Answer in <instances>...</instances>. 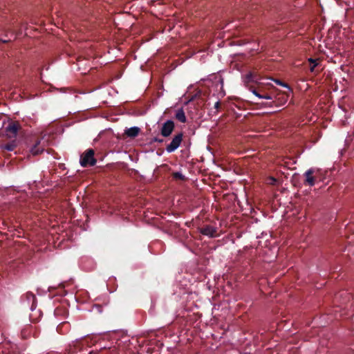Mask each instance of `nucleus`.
<instances>
[{"instance_id":"b1692460","label":"nucleus","mask_w":354,"mask_h":354,"mask_svg":"<svg viewBox=\"0 0 354 354\" xmlns=\"http://www.w3.org/2000/svg\"><path fill=\"white\" fill-rule=\"evenodd\" d=\"M220 106V102H216L214 104V107L216 109H218V107Z\"/></svg>"},{"instance_id":"39448f33","label":"nucleus","mask_w":354,"mask_h":354,"mask_svg":"<svg viewBox=\"0 0 354 354\" xmlns=\"http://www.w3.org/2000/svg\"><path fill=\"white\" fill-rule=\"evenodd\" d=\"M17 147V139L14 138H7L3 139L0 142V149L5 151H12Z\"/></svg>"},{"instance_id":"9b49d317","label":"nucleus","mask_w":354,"mask_h":354,"mask_svg":"<svg viewBox=\"0 0 354 354\" xmlns=\"http://www.w3.org/2000/svg\"><path fill=\"white\" fill-rule=\"evenodd\" d=\"M26 299L28 304H30V309L31 310H33L36 308V297L35 295L32 293L31 292H28L26 294Z\"/></svg>"},{"instance_id":"393cba45","label":"nucleus","mask_w":354,"mask_h":354,"mask_svg":"<svg viewBox=\"0 0 354 354\" xmlns=\"http://www.w3.org/2000/svg\"><path fill=\"white\" fill-rule=\"evenodd\" d=\"M272 182H276V179L274 178H271Z\"/></svg>"},{"instance_id":"6ab92c4d","label":"nucleus","mask_w":354,"mask_h":354,"mask_svg":"<svg viewBox=\"0 0 354 354\" xmlns=\"http://www.w3.org/2000/svg\"><path fill=\"white\" fill-rule=\"evenodd\" d=\"M94 151L90 149V167L93 166L96 163V160L94 158Z\"/></svg>"},{"instance_id":"423d86ee","label":"nucleus","mask_w":354,"mask_h":354,"mask_svg":"<svg viewBox=\"0 0 354 354\" xmlns=\"http://www.w3.org/2000/svg\"><path fill=\"white\" fill-rule=\"evenodd\" d=\"M183 137V133H179L175 135L171 142L166 147L167 151L171 153L177 149L182 142Z\"/></svg>"},{"instance_id":"f257e3e1","label":"nucleus","mask_w":354,"mask_h":354,"mask_svg":"<svg viewBox=\"0 0 354 354\" xmlns=\"http://www.w3.org/2000/svg\"><path fill=\"white\" fill-rule=\"evenodd\" d=\"M88 343V342L86 337L77 339L73 346H70L64 354H77L78 352H86L87 350Z\"/></svg>"},{"instance_id":"2eb2a0df","label":"nucleus","mask_w":354,"mask_h":354,"mask_svg":"<svg viewBox=\"0 0 354 354\" xmlns=\"http://www.w3.org/2000/svg\"><path fill=\"white\" fill-rule=\"evenodd\" d=\"M80 162L82 167H86L88 165V149L84 151L81 156Z\"/></svg>"},{"instance_id":"9d476101","label":"nucleus","mask_w":354,"mask_h":354,"mask_svg":"<svg viewBox=\"0 0 354 354\" xmlns=\"http://www.w3.org/2000/svg\"><path fill=\"white\" fill-rule=\"evenodd\" d=\"M41 139H37L35 143L30 149V152L33 156H37L43 152L44 147L40 145Z\"/></svg>"},{"instance_id":"0eeeda50","label":"nucleus","mask_w":354,"mask_h":354,"mask_svg":"<svg viewBox=\"0 0 354 354\" xmlns=\"http://www.w3.org/2000/svg\"><path fill=\"white\" fill-rule=\"evenodd\" d=\"M317 173L318 170H316L315 169H310L307 170L304 174V184L306 185H309L310 187L313 186L315 184Z\"/></svg>"},{"instance_id":"f03ea898","label":"nucleus","mask_w":354,"mask_h":354,"mask_svg":"<svg viewBox=\"0 0 354 354\" xmlns=\"http://www.w3.org/2000/svg\"><path fill=\"white\" fill-rule=\"evenodd\" d=\"M257 86L248 85L249 90L257 97L260 99H266L268 100H272V95L268 93V89L262 86V84L255 83Z\"/></svg>"},{"instance_id":"cd10ccee","label":"nucleus","mask_w":354,"mask_h":354,"mask_svg":"<svg viewBox=\"0 0 354 354\" xmlns=\"http://www.w3.org/2000/svg\"><path fill=\"white\" fill-rule=\"evenodd\" d=\"M65 324H66V323L64 322L62 324V326H64Z\"/></svg>"},{"instance_id":"a878e982","label":"nucleus","mask_w":354,"mask_h":354,"mask_svg":"<svg viewBox=\"0 0 354 354\" xmlns=\"http://www.w3.org/2000/svg\"><path fill=\"white\" fill-rule=\"evenodd\" d=\"M80 93H82V94H86V92L83 91V92H80Z\"/></svg>"},{"instance_id":"5701e85b","label":"nucleus","mask_w":354,"mask_h":354,"mask_svg":"<svg viewBox=\"0 0 354 354\" xmlns=\"http://www.w3.org/2000/svg\"><path fill=\"white\" fill-rule=\"evenodd\" d=\"M273 81H274L279 85H281V86H285V87L288 86L286 84L283 83L282 82H281L279 80H274Z\"/></svg>"},{"instance_id":"f3484780","label":"nucleus","mask_w":354,"mask_h":354,"mask_svg":"<svg viewBox=\"0 0 354 354\" xmlns=\"http://www.w3.org/2000/svg\"><path fill=\"white\" fill-rule=\"evenodd\" d=\"M55 316H59V315H66L68 314V311L65 308L63 307H57L55 309L54 311Z\"/></svg>"},{"instance_id":"f8f14e48","label":"nucleus","mask_w":354,"mask_h":354,"mask_svg":"<svg viewBox=\"0 0 354 354\" xmlns=\"http://www.w3.org/2000/svg\"><path fill=\"white\" fill-rule=\"evenodd\" d=\"M140 132V129L137 127H131L124 131V134L129 138H136Z\"/></svg>"},{"instance_id":"bb28decb","label":"nucleus","mask_w":354,"mask_h":354,"mask_svg":"<svg viewBox=\"0 0 354 354\" xmlns=\"http://www.w3.org/2000/svg\"><path fill=\"white\" fill-rule=\"evenodd\" d=\"M86 221H87L88 219V215L86 214Z\"/></svg>"},{"instance_id":"dca6fc26","label":"nucleus","mask_w":354,"mask_h":354,"mask_svg":"<svg viewBox=\"0 0 354 354\" xmlns=\"http://www.w3.org/2000/svg\"><path fill=\"white\" fill-rule=\"evenodd\" d=\"M32 330V328L30 325L26 326L22 330H21V336L23 338H27L28 336L30 334V333Z\"/></svg>"},{"instance_id":"4be33fe9","label":"nucleus","mask_w":354,"mask_h":354,"mask_svg":"<svg viewBox=\"0 0 354 354\" xmlns=\"http://www.w3.org/2000/svg\"><path fill=\"white\" fill-rule=\"evenodd\" d=\"M91 311L95 310L97 313H101L102 310V307L100 305L95 304L92 306V308L91 310Z\"/></svg>"},{"instance_id":"a211bd4d","label":"nucleus","mask_w":354,"mask_h":354,"mask_svg":"<svg viewBox=\"0 0 354 354\" xmlns=\"http://www.w3.org/2000/svg\"><path fill=\"white\" fill-rule=\"evenodd\" d=\"M308 62L313 64L310 68V71L313 72V71H314L315 66L318 65L319 60L318 59H315L313 58H309Z\"/></svg>"},{"instance_id":"20e7f679","label":"nucleus","mask_w":354,"mask_h":354,"mask_svg":"<svg viewBox=\"0 0 354 354\" xmlns=\"http://www.w3.org/2000/svg\"><path fill=\"white\" fill-rule=\"evenodd\" d=\"M21 129L20 124L17 121L10 122L5 129V137L16 139L17 133Z\"/></svg>"},{"instance_id":"aec40b11","label":"nucleus","mask_w":354,"mask_h":354,"mask_svg":"<svg viewBox=\"0 0 354 354\" xmlns=\"http://www.w3.org/2000/svg\"><path fill=\"white\" fill-rule=\"evenodd\" d=\"M261 106H265V107H272L274 106H277L276 102L274 101H273L272 100H270L269 102H265V103H261Z\"/></svg>"},{"instance_id":"ddd939ff","label":"nucleus","mask_w":354,"mask_h":354,"mask_svg":"<svg viewBox=\"0 0 354 354\" xmlns=\"http://www.w3.org/2000/svg\"><path fill=\"white\" fill-rule=\"evenodd\" d=\"M77 65L78 66V69L80 71H82V74H86L88 73V71L87 72L86 71L87 63H86V60L85 59H83L80 57H77Z\"/></svg>"},{"instance_id":"4468645a","label":"nucleus","mask_w":354,"mask_h":354,"mask_svg":"<svg viewBox=\"0 0 354 354\" xmlns=\"http://www.w3.org/2000/svg\"><path fill=\"white\" fill-rule=\"evenodd\" d=\"M175 118L176 120L183 123H185L187 121V118L183 109H180L176 111Z\"/></svg>"},{"instance_id":"6e6552de","label":"nucleus","mask_w":354,"mask_h":354,"mask_svg":"<svg viewBox=\"0 0 354 354\" xmlns=\"http://www.w3.org/2000/svg\"><path fill=\"white\" fill-rule=\"evenodd\" d=\"M174 127H175L174 122L172 120H167L162 124V127L161 131H160L161 135L163 137L169 136L171 134V133L173 132V131L174 129Z\"/></svg>"},{"instance_id":"7ed1b4c3","label":"nucleus","mask_w":354,"mask_h":354,"mask_svg":"<svg viewBox=\"0 0 354 354\" xmlns=\"http://www.w3.org/2000/svg\"><path fill=\"white\" fill-rule=\"evenodd\" d=\"M273 79H266L265 81H263L261 79L257 78V75L252 73H249L245 75V83L250 84L252 82L254 83H259L262 84L263 87L268 88V90H271L274 88L273 85L271 83V81H273Z\"/></svg>"},{"instance_id":"1a4fd4ad","label":"nucleus","mask_w":354,"mask_h":354,"mask_svg":"<svg viewBox=\"0 0 354 354\" xmlns=\"http://www.w3.org/2000/svg\"><path fill=\"white\" fill-rule=\"evenodd\" d=\"M199 232L203 235L214 237L216 236V229L211 225H206L203 227L199 228Z\"/></svg>"},{"instance_id":"412c9836","label":"nucleus","mask_w":354,"mask_h":354,"mask_svg":"<svg viewBox=\"0 0 354 354\" xmlns=\"http://www.w3.org/2000/svg\"><path fill=\"white\" fill-rule=\"evenodd\" d=\"M173 177L175 179L185 180V176L180 172H175L173 174Z\"/></svg>"}]
</instances>
